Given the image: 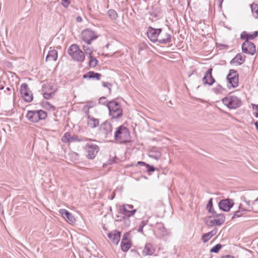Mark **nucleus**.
<instances>
[{"mask_svg":"<svg viewBox=\"0 0 258 258\" xmlns=\"http://www.w3.org/2000/svg\"><path fill=\"white\" fill-rule=\"evenodd\" d=\"M123 220L124 221V223L125 225L127 226H129L131 224V220L129 219V217L123 216Z\"/></svg>","mask_w":258,"mask_h":258,"instance_id":"nucleus-42","label":"nucleus"},{"mask_svg":"<svg viewBox=\"0 0 258 258\" xmlns=\"http://www.w3.org/2000/svg\"><path fill=\"white\" fill-rule=\"evenodd\" d=\"M251 210L249 209H244L243 208H242V204H240V206H239V210L238 211H236L233 217H232V219H233L235 218H238V217H241V216H242L243 215V212H245V211H250Z\"/></svg>","mask_w":258,"mask_h":258,"instance_id":"nucleus-31","label":"nucleus"},{"mask_svg":"<svg viewBox=\"0 0 258 258\" xmlns=\"http://www.w3.org/2000/svg\"><path fill=\"white\" fill-rule=\"evenodd\" d=\"M206 209L208 210V211L212 214H216V212L214 210L213 208V199L211 198L207 205Z\"/></svg>","mask_w":258,"mask_h":258,"instance_id":"nucleus-33","label":"nucleus"},{"mask_svg":"<svg viewBox=\"0 0 258 258\" xmlns=\"http://www.w3.org/2000/svg\"><path fill=\"white\" fill-rule=\"evenodd\" d=\"M89 57L90 58V61L89 63V67L90 68H94L98 64V61L92 55L89 56Z\"/></svg>","mask_w":258,"mask_h":258,"instance_id":"nucleus-34","label":"nucleus"},{"mask_svg":"<svg viewBox=\"0 0 258 258\" xmlns=\"http://www.w3.org/2000/svg\"><path fill=\"white\" fill-rule=\"evenodd\" d=\"M61 1L62 5L65 7H67L70 3L69 0H61Z\"/></svg>","mask_w":258,"mask_h":258,"instance_id":"nucleus-45","label":"nucleus"},{"mask_svg":"<svg viewBox=\"0 0 258 258\" xmlns=\"http://www.w3.org/2000/svg\"><path fill=\"white\" fill-rule=\"evenodd\" d=\"M146 167L147 171H148L149 172H154L156 170V168L154 166H151L148 164H147Z\"/></svg>","mask_w":258,"mask_h":258,"instance_id":"nucleus-43","label":"nucleus"},{"mask_svg":"<svg viewBox=\"0 0 258 258\" xmlns=\"http://www.w3.org/2000/svg\"><path fill=\"white\" fill-rule=\"evenodd\" d=\"M171 40V36L170 34L165 32H161L159 35L157 42L160 44H166Z\"/></svg>","mask_w":258,"mask_h":258,"instance_id":"nucleus-20","label":"nucleus"},{"mask_svg":"<svg viewBox=\"0 0 258 258\" xmlns=\"http://www.w3.org/2000/svg\"><path fill=\"white\" fill-rule=\"evenodd\" d=\"M20 93L23 99L27 102H30L33 100V96L26 83L22 84L20 86Z\"/></svg>","mask_w":258,"mask_h":258,"instance_id":"nucleus-10","label":"nucleus"},{"mask_svg":"<svg viewBox=\"0 0 258 258\" xmlns=\"http://www.w3.org/2000/svg\"><path fill=\"white\" fill-rule=\"evenodd\" d=\"M220 4H219V7H220V8H221V7H222V1H220Z\"/></svg>","mask_w":258,"mask_h":258,"instance_id":"nucleus-57","label":"nucleus"},{"mask_svg":"<svg viewBox=\"0 0 258 258\" xmlns=\"http://www.w3.org/2000/svg\"><path fill=\"white\" fill-rule=\"evenodd\" d=\"M87 121L88 125L92 128L96 127L99 123V119L90 116H88Z\"/></svg>","mask_w":258,"mask_h":258,"instance_id":"nucleus-29","label":"nucleus"},{"mask_svg":"<svg viewBox=\"0 0 258 258\" xmlns=\"http://www.w3.org/2000/svg\"><path fill=\"white\" fill-rule=\"evenodd\" d=\"M76 20L78 22H81L82 21V18L80 16H78L77 17Z\"/></svg>","mask_w":258,"mask_h":258,"instance_id":"nucleus-53","label":"nucleus"},{"mask_svg":"<svg viewBox=\"0 0 258 258\" xmlns=\"http://www.w3.org/2000/svg\"><path fill=\"white\" fill-rule=\"evenodd\" d=\"M223 103L230 109H235L241 104V100L237 96L229 95L222 99Z\"/></svg>","mask_w":258,"mask_h":258,"instance_id":"nucleus-5","label":"nucleus"},{"mask_svg":"<svg viewBox=\"0 0 258 258\" xmlns=\"http://www.w3.org/2000/svg\"><path fill=\"white\" fill-rule=\"evenodd\" d=\"M250 7L253 17L255 19H258V5L252 3V4H250Z\"/></svg>","mask_w":258,"mask_h":258,"instance_id":"nucleus-32","label":"nucleus"},{"mask_svg":"<svg viewBox=\"0 0 258 258\" xmlns=\"http://www.w3.org/2000/svg\"><path fill=\"white\" fill-rule=\"evenodd\" d=\"M57 58V51L56 50L53 49L48 51L46 57V61H55Z\"/></svg>","mask_w":258,"mask_h":258,"instance_id":"nucleus-24","label":"nucleus"},{"mask_svg":"<svg viewBox=\"0 0 258 258\" xmlns=\"http://www.w3.org/2000/svg\"><path fill=\"white\" fill-rule=\"evenodd\" d=\"M91 141V139H89L88 138H79L78 139V141L77 142H86L87 141Z\"/></svg>","mask_w":258,"mask_h":258,"instance_id":"nucleus-47","label":"nucleus"},{"mask_svg":"<svg viewBox=\"0 0 258 258\" xmlns=\"http://www.w3.org/2000/svg\"><path fill=\"white\" fill-rule=\"evenodd\" d=\"M213 90L216 94H221L223 92L224 89L221 85H218L213 88Z\"/></svg>","mask_w":258,"mask_h":258,"instance_id":"nucleus-37","label":"nucleus"},{"mask_svg":"<svg viewBox=\"0 0 258 258\" xmlns=\"http://www.w3.org/2000/svg\"><path fill=\"white\" fill-rule=\"evenodd\" d=\"M217 230L216 229L212 230L209 232L204 234L202 237V240L204 243L208 242L213 236L216 235Z\"/></svg>","mask_w":258,"mask_h":258,"instance_id":"nucleus-27","label":"nucleus"},{"mask_svg":"<svg viewBox=\"0 0 258 258\" xmlns=\"http://www.w3.org/2000/svg\"><path fill=\"white\" fill-rule=\"evenodd\" d=\"M148 156L157 160L161 156V153L158 149L154 148L149 152Z\"/></svg>","mask_w":258,"mask_h":258,"instance_id":"nucleus-28","label":"nucleus"},{"mask_svg":"<svg viewBox=\"0 0 258 258\" xmlns=\"http://www.w3.org/2000/svg\"><path fill=\"white\" fill-rule=\"evenodd\" d=\"M4 89V86L3 85H0V90H3Z\"/></svg>","mask_w":258,"mask_h":258,"instance_id":"nucleus-56","label":"nucleus"},{"mask_svg":"<svg viewBox=\"0 0 258 258\" xmlns=\"http://www.w3.org/2000/svg\"><path fill=\"white\" fill-rule=\"evenodd\" d=\"M43 96L46 99L52 98L55 94L56 89L53 88L50 84L44 85L42 88Z\"/></svg>","mask_w":258,"mask_h":258,"instance_id":"nucleus-13","label":"nucleus"},{"mask_svg":"<svg viewBox=\"0 0 258 258\" xmlns=\"http://www.w3.org/2000/svg\"><path fill=\"white\" fill-rule=\"evenodd\" d=\"M101 75L98 73H95L93 71H90L88 73L85 74L83 75L84 79H94L97 80H100L101 79Z\"/></svg>","mask_w":258,"mask_h":258,"instance_id":"nucleus-25","label":"nucleus"},{"mask_svg":"<svg viewBox=\"0 0 258 258\" xmlns=\"http://www.w3.org/2000/svg\"><path fill=\"white\" fill-rule=\"evenodd\" d=\"M78 139V136L74 135L71 137V142H77Z\"/></svg>","mask_w":258,"mask_h":258,"instance_id":"nucleus-46","label":"nucleus"},{"mask_svg":"<svg viewBox=\"0 0 258 258\" xmlns=\"http://www.w3.org/2000/svg\"><path fill=\"white\" fill-rule=\"evenodd\" d=\"M242 200L246 203V204L248 206V208H250V201H247L246 200V198L245 197L242 198Z\"/></svg>","mask_w":258,"mask_h":258,"instance_id":"nucleus-48","label":"nucleus"},{"mask_svg":"<svg viewBox=\"0 0 258 258\" xmlns=\"http://www.w3.org/2000/svg\"><path fill=\"white\" fill-rule=\"evenodd\" d=\"M85 150L88 153L87 157L89 159H92L95 158L99 152V147L96 144L88 143L86 145Z\"/></svg>","mask_w":258,"mask_h":258,"instance_id":"nucleus-9","label":"nucleus"},{"mask_svg":"<svg viewBox=\"0 0 258 258\" xmlns=\"http://www.w3.org/2000/svg\"><path fill=\"white\" fill-rule=\"evenodd\" d=\"M131 246V243L127 241V238L124 235L121 242V248L124 252H126Z\"/></svg>","mask_w":258,"mask_h":258,"instance_id":"nucleus-26","label":"nucleus"},{"mask_svg":"<svg viewBox=\"0 0 258 258\" xmlns=\"http://www.w3.org/2000/svg\"><path fill=\"white\" fill-rule=\"evenodd\" d=\"M115 141L120 144H125L130 141V133L128 129L121 125L117 127L113 135Z\"/></svg>","mask_w":258,"mask_h":258,"instance_id":"nucleus-1","label":"nucleus"},{"mask_svg":"<svg viewBox=\"0 0 258 258\" xmlns=\"http://www.w3.org/2000/svg\"><path fill=\"white\" fill-rule=\"evenodd\" d=\"M244 61V57L241 54H237L231 61V63L241 64Z\"/></svg>","mask_w":258,"mask_h":258,"instance_id":"nucleus-30","label":"nucleus"},{"mask_svg":"<svg viewBox=\"0 0 258 258\" xmlns=\"http://www.w3.org/2000/svg\"><path fill=\"white\" fill-rule=\"evenodd\" d=\"M212 68H210L205 73V75L202 79L204 85L211 86L215 82V80L212 75Z\"/></svg>","mask_w":258,"mask_h":258,"instance_id":"nucleus-17","label":"nucleus"},{"mask_svg":"<svg viewBox=\"0 0 258 258\" xmlns=\"http://www.w3.org/2000/svg\"><path fill=\"white\" fill-rule=\"evenodd\" d=\"M254 124L255 125V127H256V129L258 130V122H255L254 123Z\"/></svg>","mask_w":258,"mask_h":258,"instance_id":"nucleus-55","label":"nucleus"},{"mask_svg":"<svg viewBox=\"0 0 258 258\" xmlns=\"http://www.w3.org/2000/svg\"><path fill=\"white\" fill-rule=\"evenodd\" d=\"M106 105L109 110V115L112 118L117 119L122 116V110L118 102L112 100L108 102Z\"/></svg>","mask_w":258,"mask_h":258,"instance_id":"nucleus-3","label":"nucleus"},{"mask_svg":"<svg viewBox=\"0 0 258 258\" xmlns=\"http://www.w3.org/2000/svg\"><path fill=\"white\" fill-rule=\"evenodd\" d=\"M105 99H106V97H101L99 99V103L100 104L105 105V103H106Z\"/></svg>","mask_w":258,"mask_h":258,"instance_id":"nucleus-44","label":"nucleus"},{"mask_svg":"<svg viewBox=\"0 0 258 258\" xmlns=\"http://www.w3.org/2000/svg\"><path fill=\"white\" fill-rule=\"evenodd\" d=\"M46 103L49 105V108H52L53 110H55V107L53 105L50 104L48 102H47Z\"/></svg>","mask_w":258,"mask_h":258,"instance_id":"nucleus-51","label":"nucleus"},{"mask_svg":"<svg viewBox=\"0 0 258 258\" xmlns=\"http://www.w3.org/2000/svg\"><path fill=\"white\" fill-rule=\"evenodd\" d=\"M162 29H155L151 27L148 28L147 36L149 39L153 42L157 41L160 33L162 32Z\"/></svg>","mask_w":258,"mask_h":258,"instance_id":"nucleus-14","label":"nucleus"},{"mask_svg":"<svg viewBox=\"0 0 258 258\" xmlns=\"http://www.w3.org/2000/svg\"><path fill=\"white\" fill-rule=\"evenodd\" d=\"M83 48L86 55L88 54L89 56L92 55L93 49L92 47H90L88 45H83Z\"/></svg>","mask_w":258,"mask_h":258,"instance_id":"nucleus-35","label":"nucleus"},{"mask_svg":"<svg viewBox=\"0 0 258 258\" xmlns=\"http://www.w3.org/2000/svg\"><path fill=\"white\" fill-rule=\"evenodd\" d=\"M107 236L112 243L117 245L120 240V232L115 230L112 232L108 233Z\"/></svg>","mask_w":258,"mask_h":258,"instance_id":"nucleus-18","label":"nucleus"},{"mask_svg":"<svg viewBox=\"0 0 258 258\" xmlns=\"http://www.w3.org/2000/svg\"><path fill=\"white\" fill-rule=\"evenodd\" d=\"M52 91V90H51V89H50V88H49V89H47V91H49V92H50V91Z\"/></svg>","mask_w":258,"mask_h":258,"instance_id":"nucleus-58","label":"nucleus"},{"mask_svg":"<svg viewBox=\"0 0 258 258\" xmlns=\"http://www.w3.org/2000/svg\"><path fill=\"white\" fill-rule=\"evenodd\" d=\"M257 201H258V198L252 202V204L254 205Z\"/></svg>","mask_w":258,"mask_h":258,"instance_id":"nucleus-54","label":"nucleus"},{"mask_svg":"<svg viewBox=\"0 0 258 258\" xmlns=\"http://www.w3.org/2000/svg\"><path fill=\"white\" fill-rule=\"evenodd\" d=\"M258 36V31H254L252 34H248L246 32H243L240 35L241 39L245 41H249V40H253Z\"/></svg>","mask_w":258,"mask_h":258,"instance_id":"nucleus-23","label":"nucleus"},{"mask_svg":"<svg viewBox=\"0 0 258 258\" xmlns=\"http://www.w3.org/2000/svg\"><path fill=\"white\" fill-rule=\"evenodd\" d=\"M155 251V249L153 245L150 243H148L145 245V247L142 251V254L145 256L151 255L153 254Z\"/></svg>","mask_w":258,"mask_h":258,"instance_id":"nucleus-22","label":"nucleus"},{"mask_svg":"<svg viewBox=\"0 0 258 258\" xmlns=\"http://www.w3.org/2000/svg\"><path fill=\"white\" fill-rule=\"evenodd\" d=\"M137 164L141 166H145L146 167L147 164L143 161H138Z\"/></svg>","mask_w":258,"mask_h":258,"instance_id":"nucleus-49","label":"nucleus"},{"mask_svg":"<svg viewBox=\"0 0 258 258\" xmlns=\"http://www.w3.org/2000/svg\"><path fill=\"white\" fill-rule=\"evenodd\" d=\"M119 212L125 217H130L133 216L137 210L134 209V206L132 205L124 204L119 208Z\"/></svg>","mask_w":258,"mask_h":258,"instance_id":"nucleus-11","label":"nucleus"},{"mask_svg":"<svg viewBox=\"0 0 258 258\" xmlns=\"http://www.w3.org/2000/svg\"><path fill=\"white\" fill-rule=\"evenodd\" d=\"M108 15L112 19H116L117 17L116 12L113 10H109L108 11Z\"/></svg>","mask_w":258,"mask_h":258,"instance_id":"nucleus-38","label":"nucleus"},{"mask_svg":"<svg viewBox=\"0 0 258 258\" xmlns=\"http://www.w3.org/2000/svg\"><path fill=\"white\" fill-rule=\"evenodd\" d=\"M256 108H258V105H256Z\"/></svg>","mask_w":258,"mask_h":258,"instance_id":"nucleus-59","label":"nucleus"},{"mask_svg":"<svg viewBox=\"0 0 258 258\" xmlns=\"http://www.w3.org/2000/svg\"><path fill=\"white\" fill-rule=\"evenodd\" d=\"M157 232L162 237L167 236L169 234L167 230L165 228L163 223L157 222L155 227Z\"/></svg>","mask_w":258,"mask_h":258,"instance_id":"nucleus-19","label":"nucleus"},{"mask_svg":"<svg viewBox=\"0 0 258 258\" xmlns=\"http://www.w3.org/2000/svg\"><path fill=\"white\" fill-rule=\"evenodd\" d=\"M147 223H148V221H142L139 226L138 231L139 232L143 233V228L145 225H147Z\"/></svg>","mask_w":258,"mask_h":258,"instance_id":"nucleus-40","label":"nucleus"},{"mask_svg":"<svg viewBox=\"0 0 258 258\" xmlns=\"http://www.w3.org/2000/svg\"><path fill=\"white\" fill-rule=\"evenodd\" d=\"M72 136L69 133H66L64 134L63 138L62 139V141L63 143H71V137Z\"/></svg>","mask_w":258,"mask_h":258,"instance_id":"nucleus-36","label":"nucleus"},{"mask_svg":"<svg viewBox=\"0 0 258 258\" xmlns=\"http://www.w3.org/2000/svg\"><path fill=\"white\" fill-rule=\"evenodd\" d=\"M102 84L104 87H107L108 88L109 94H111V87L112 86V85L109 83H107L105 82H103L102 83Z\"/></svg>","mask_w":258,"mask_h":258,"instance_id":"nucleus-41","label":"nucleus"},{"mask_svg":"<svg viewBox=\"0 0 258 258\" xmlns=\"http://www.w3.org/2000/svg\"><path fill=\"white\" fill-rule=\"evenodd\" d=\"M242 50L244 53L253 55L256 51L254 44L249 41H245L242 44Z\"/></svg>","mask_w":258,"mask_h":258,"instance_id":"nucleus-15","label":"nucleus"},{"mask_svg":"<svg viewBox=\"0 0 258 258\" xmlns=\"http://www.w3.org/2000/svg\"><path fill=\"white\" fill-rule=\"evenodd\" d=\"M221 258H234V257L233 256H231L230 255H227L222 256Z\"/></svg>","mask_w":258,"mask_h":258,"instance_id":"nucleus-52","label":"nucleus"},{"mask_svg":"<svg viewBox=\"0 0 258 258\" xmlns=\"http://www.w3.org/2000/svg\"><path fill=\"white\" fill-rule=\"evenodd\" d=\"M68 52L72 58L80 62H83L85 58L84 52L77 44L71 45L68 49Z\"/></svg>","mask_w":258,"mask_h":258,"instance_id":"nucleus-2","label":"nucleus"},{"mask_svg":"<svg viewBox=\"0 0 258 258\" xmlns=\"http://www.w3.org/2000/svg\"><path fill=\"white\" fill-rule=\"evenodd\" d=\"M227 80L232 87L236 88L238 85V74L236 71L230 70L229 73L227 76Z\"/></svg>","mask_w":258,"mask_h":258,"instance_id":"nucleus-12","label":"nucleus"},{"mask_svg":"<svg viewBox=\"0 0 258 258\" xmlns=\"http://www.w3.org/2000/svg\"><path fill=\"white\" fill-rule=\"evenodd\" d=\"M59 213L70 223H74L75 222V219L73 215L68 210L64 209L59 210Z\"/></svg>","mask_w":258,"mask_h":258,"instance_id":"nucleus-21","label":"nucleus"},{"mask_svg":"<svg viewBox=\"0 0 258 258\" xmlns=\"http://www.w3.org/2000/svg\"><path fill=\"white\" fill-rule=\"evenodd\" d=\"M100 133L106 138L111 139L113 138V127L112 124L108 121L101 123L99 126Z\"/></svg>","mask_w":258,"mask_h":258,"instance_id":"nucleus-6","label":"nucleus"},{"mask_svg":"<svg viewBox=\"0 0 258 258\" xmlns=\"http://www.w3.org/2000/svg\"><path fill=\"white\" fill-rule=\"evenodd\" d=\"M222 246L221 244H217L210 249L211 252L217 253L222 248Z\"/></svg>","mask_w":258,"mask_h":258,"instance_id":"nucleus-39","label":"nucleus"},{"mask_svg":"<svg viewBox=\"0 0 258 258\" xmlns=\"http://www.w3.org/2000/svg\"><path fill=\"white\" fill-rule=\"evenodd\" d=\"M7 91L9 92V93L8 94L11 95V89L10 87H7L5 90H4V92L5 93H7Z\"/></svg>","mask_w":258,"mask_h":258,"instance_id":"nucleus-50","label":"nucleus"},{"mask_svg":"<svg viewBox=\"0 0 258 258\" xmlns=\"http://www.w3.org/2000/svg\"><path fill=\"white\" fill-rule=\"evenodd\" d=\"M213 216L217 218L212 220H207L206 224L208 226H220L224 223L225 218L223 214H217L216 213V214H213Z\"/></svg>","mask_w":258,"mask_h":258,"instance_id":"nucleus-8","label":"nucleus"},{"mask_svg":"<svg viewBox=\"0 0 258 258\" xmlns=\"http://www.w3.org/2000/svg\"><path fill=\"white\" fill-rule=\"evenodd\" d=\"M26 118L31 122H38L39 120H44L47 117V113L42 110L28 111Z\"/></svg>","mask_w":258,"mask_h":258,"instance_id":"nucleus-4","label":"nucleus"},{"mask_svg":"<svg viewBox=\"0 0 258 258\" xmlns=\"http://www.w3.org/2000/svg\"><path fill=\"white\" fill-rule=\"evenodd\" d=\"M81 36L83 40L87 45L90 44L92 41L95 40L98 37L94 31L90 29H86L83 30L82 32Z\"/></svg>","mask_w":258,"mask_h":258,"instance_id":"nucleus-7","label":"nucleus"},{"mask_svg":"<svg viewBox=\"0 0 258 258\" xmlns=\"http://www.w3.org/2000/svg\"><path fill=\"white\" fill-rule=\"evenodd\" d=\"M233 205V200L229 199L221 200L218 204L220 209L225 212L229 211Z\"/></svg>","mask_w":258,"mask_h":258,"instance_id":"nucleus-16","label":"nucleus"}]
</instances>
